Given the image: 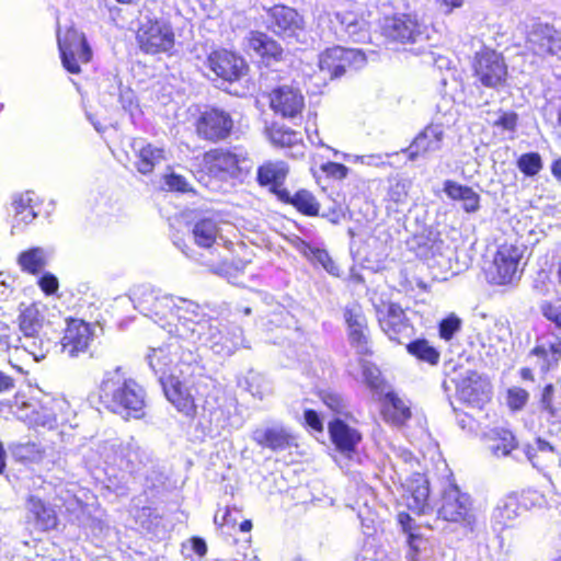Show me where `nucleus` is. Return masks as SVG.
Listing matches in <instances>:
<instances>
[{"mask_svg":"<svg viewBox=\"0 0 561 561\" xmlns=\"http://www.w3.org/2000/svg\"><path fill=\"white\" fill-rule=\"evenodd\" d=\"M147 360L158 377L167 399L180 412L191 415L195 405L190 389L205 371L196 354L191 350H184L178 340H172L151 348Z\"/></svg>","mask_w":561,"mask_h":561,"instance_id":"obj_1","label":"nucleus"},{"mask_svg":"<svg viewBox=\"0 0 561 561\" xmlns=\"http://www.w3.org/2000/svg\"><path fill=\"white\" fill-rule=\"evenodd\" d=\"M181 310L178 337L207 346L220 356H230L240 346L250 347L240 327L228 329L217 319L207 318L197 304H185Z\"/></svg>","mask_w":561,"mask_h":561,"instance_id":"obj_2","label":"nucleus"},{"mask_svg":"<svg viewBox=\"0 0 561 561\" xmlns=\"http://www.w3.org/2000/svg\"><path fill=\"white\" fill-rule=\"evenodd\" d=\"M99 397L107 410L124 419L144 415L145 391L135 380L126 378L119 367L105 373Z\"/></svg>","mask_w":561,"mask_h":561,"instance_id":"obj_3","label":"nucleus"},{"mask_svg":"<svg viewBox=\"0 0 561 561\" xmlns=\"http://www.w3.org/2000/svg\"><path fill=\"white\" fill-rule=\"evenodd\" d=\"M134 306L140 313L151 318L154 322L167 321L161 324L170 333L178 336V328L181 323L180 316L182 307L185 304H195L194 301L174 297L172 295H159L149 288H142L134 293Z\"/></svg>","mask_w":561,"mask_h":561,"instance_id":"obj_4","label":"nucleus"},{"mask_svg":"<svg viewBox=\"0 0 561 561\" xmlns=\"http://www.w3.org/2000/svg\"><path fill=\"white\" fill-rule=\"evenodd\" d=\"M381 35L391 43L417 45L411 48L416 55L427 48L430 39L426 25L420 23L414 15L397 13L385 16L380 22Z\"/></svg>","mask_w":561,"mask_h":561,"instance_id":"obj_5","label":"nucleus"},{"mask_svg":"<svg viewBox=\"0 0 561 561\" xmlns=\"http://www.w3.org/2000/svg\"><path fill=\"white\" fill-rule=\"evenodd\" d=\"M204 160L208 171L221 180L242 178L251 168L247 151L239 147L209 150Z\"/></svg>","mask_w":561,"mask_h":561,"instance_id":"obj_6","label":"nucleus"},{"mask_svg":"<svg viewBox=\"0 0 561 561\" xmlns=\"http://www.w3.org/2000/svg\"><path fill=\"white\" fill-rule=\"evenodd\" d=\"M44 318L34 304L24 307L19 316V328L23 336L19 339L21 347L33 356L34 360L44 359L51 347L50 340L39 336Z\"/></svg>","mask_w":561,"mask_h":561,"instance_id":"obj_7","label":"nucleus"},{"mask_svg":"<svg viewBox=\"0 0 561 561\" xmlns=\"http://www.w3.org/2000/svg\"><path fill=\"white\" fill-rule=\"evenodd\" d=\"M102 455L106 465L117 467L129 476L140 472L150 461L149 454L133 437L104 446Z\"/></svg>","mask_w":561,"mask_h":561,"instance_id":"obj_8","label":"nucleus"},{"mask_svg":"<svg viewBox=\"0 0 561 561\" xmlns=\"http://www.w3.org/2000/svg\"><path fill=\"white\" fill-rule=\"evenodd\" d=\"M437 515L444 520L461 523L470 530L474 529L476 516L471 511L470 496L462 493L455 483H449L444 489Z\"/></svg>","mask_w":561,"mask_h":561,"instance_id":"obj_9","label":"nucleus"},{"mask_svg":"<svg viewBox=\"0 0 561 561\" xmlns=\"http://www.w3.org/2000/svg\"><path fill=\"white\" fill-rule=\"evenodd\" d=\"M140 48L148 54L169 51L174 46V33L170 22L163 18L146 16L138 28Z\"/></svg>","mask_w":561,"mask_h":561,"instance_id":"obj_10","label":"nucleus"},{"mask_svg":"<svg viewBox=\"0 0 561 561\" xmlns=\"http://www.w3.org/2000/svg\"><path fill=\"white\" fill-rule=\"evenodd\" d=\"M58 48L62 66L70 73L80 72V64H88L92 58V50L83 33L73 27L64 35L57 34Z\"/></svg>","mask_w":561,"mask_h":561,"instance_id":"obj_11","label":"nucleus"},{"mask_svg":"<svg viewBox=\"0 0 561 561\" xmlns=\"http://www.w3.org/2000/svg\"><path fill=\"white\" fill-rule=\"evenodd\" d=\"M474 76L485 88L499 89L506 82L507 66L501 54L483 49L476 54Z\"/></svg>","mask_w":561,"mask_h":561,"instance_id":"obj_12","label":"nucleus"},{"mask_svg":"<svg viewBox=\"0 0 561 561\" xmlns=\"http://www.w3.org/2000/svg\"><path fill=\"white\" fill-rule=\"evenodd\" d=\"M398 480L403 489L402 497L410 511L417 515H426L433 511L430 499V481L423 473L414 472L410 477L402 479L396 471Z\"/></svg>","mask_w":561,"mask_h":561,"instance_id":"obj_13","label":"nucleus"},{"mask_svg":"<svg viewBox=\"0 0 561 561\" xmlns=\"http://www.w3.org/2000/svg\"><path fill=\"white\" fill-rule=\"evenodd\" d=\"M379 325L391 341L404 344L413 334L403 309L392 302L382 304L376 308Z\"/></svg>","mask_w":561,"mask_h":561,"instance_id":"obj_14","label":"nucleus"},{"mask_svg":"<svg viewBox=\"0 0 561 561\" xmlns=\"http://www.w3.org/2000/svg\"><path fill=\"white\" fill-rule=\"evenodd\" d=\"M233 127V121L224 110L211 107L205 110L198 117L196 130L199 137L210 141L226 139Z\"/></svg>","mask_w":561,"mask_h":561,"instance_id":"obj_15","label":"nucleus"},{"mask_svg":"<svg viewBox=\"0 0 561 561\" xmlns=\"http://www.w3.org/2000/svg\"><path fill=\"white\" fill-rule=\"evenodd\" d=\"M93 340V329L90 323L80 319H70L60 341L61 353L70 358L85 354Z\"/></svg>","mask_w":561,"mask_h":561,"instance_id":"obj_16","label":"nucleus"},{"mask_svg":"<svg viewBox=\"0 0 561 561\" xmlns=\"http://www.w3.org/2000/svg\"><path fill=\"white\" fill-rule=\"evenodd\" d=\"M522 251L512 244L501 245L493 260L492 279L499 285L511 284L520 276Z\"/></svg>","mask_w":561,"mask_h":561,"instance_id":"obj_17","label":"nucleus"},{"mask_svg":"<svg viewBox=\"0 0 561 561\" xmlns=\"http://www.w3.org/2000/svg\"><path fill=\"white\" fill-rule=\"evenodd\" d=\"M268 27L283 37H297L304 30L302 16L293 8L276 4L267 10Z\"/></svg>","mask_w":561,"mask_h":561,"instance_id":"obj_18","label":"nucleus"},{"mask_svg":"<svg viewBox=\"0 0 561 561\" xmlns=\"http://www.w3.org/2000/svg\"><path fill=\"white\" fill-rule=\"evenodd\" d=\"M457 394L460 400L481 408L491 398L490 382L474 370H468L458 379Z\"/></svg>","mask_w":561,"mask_h":561,"instance_id":"obj_19","label":"nucleus"},{"mask_svg":"<svg viewBox=\"0 0 561 561\" xmlns=\"http://www.w3.org/2000/svg\"><path fill=\"white\" fill-rule=\"evenodd\" d=\"M207 65L217 78L229 82L239 80L247 70L244 59L227 49L213 51L207 58Z\"/></svg>","mask_w":561,"mask_h":561,"instance_id":"obj_20","label":"nucleus"},{"mask_svg":"<svg viewBox=\"0 0 561 561\" xmlns=\"http://www.w3.org/2000/svg\"><path fill=\"white\" fill-rule=\"evenodd\" d=\"M271 107L276 114L285 118H295L305 107V99L298 89L282 85L273 90Z\"/></svg>","mask_w":561,"mask_h":561,"instance_id":"obj_21","label":"nucleus"},{"mask_svg":"<svg viewBox=\"0 0 561 561\" xmlns=\"http://www.w3.org/2000/svg\"><path fill=\"white\" fill-rule=\"evenodd\" d=\"M130 148L136 157L135 168L144 175L150 174L157 165L167 160L165 150L162 147L149 144L141 138L133 139Z\"/></svg>","mask_w":561,"mask_h":561,"instance_id":"obj_22","label":"nucleus"},{"mask_svg":"<svg viewBox=\"0 0 561 561\" xmlns=\"http://www.w3.org/2000/svg\"><path fill=\"white\" fill-rule=\"evenodd\" d=\"M194 243L203 249L209 250L214 254V247L221 237L219 216L215 213L197 218L192 228Z\"/></svg>","mask_w":561,"mask_h":561,"instance_id":"obj_23","label":"nucleus"},{"mask_svg":"<svg viewBox=\"0 0 561 561\" xmlns=\"http://www.w3.org/2000/svg\"><path fill=\"white\" fill-rule=\"evenodd\" d=\"M379 398L382 400V415L386 422L402 426L411 419L409 402L400 398L391 387L379 394Z\"/></svg>","mask_w":561,"mask_h":561,"instance_id":"obj_24","label":"nucleus"},{"mask_svg":"<svg viewBox=\"0 0 561 561\" xmlns=\"http://www.w3.org/2000/svg\"><path fill=\"white\" fill-rule=\"evenodd\" d=\"M289 173L288 164L284 161H266L257 168L256 181L261 186H270V192L279 199V192Z\"/></svg>","mask_w":561,"mask_h":561,"instance_id":"obj_25","label":"nucleus"},{"mask_svg":"<svg viewBox=\"0 0 561 561\" xmlns=\"http://www.w3.org/2000/svg\"><path fill=\"white\" fill-rule=\"evenodd\" d=\"M348 53L347 49L335 46L319 55L318 67L324 80H332L345 73L350 65Z\"/></svg>","mask_w":561,"mask_h":561,"instance_id":"obj_26","label":"nucleus"},{"mask_svg":"<svg viewBox=\"0 0 561 561\" xmlns=\"http://www.w3.org/2000/svg\"><path fill=\"white\" fill-rule=\"evenodd\" d=\"M252 439L263 448L279 451L294 445L295 437L286 427L275 425L266 428H256L252 433Z\"/></svg>","mask_w":561,"mask_h":561,"instance_id":"obj_27","label":"nucleus"},{"mask_svg":"<svg viewBox=\"0 0 561 561\" xmlns=\"http://www.w3.org/2000/svg\"><path fill=\"white\" fill-rule=\"evenodd\" d=\"M443 139V127L440 125H428L409 147V158L414 160L420 154L438 151L442 148Z\"/></svg>","mask_w":561,"mask_h":561,"instance_id":"obj_28","label":"nucleus"},{"mask_svg":"<svg viewBox=\"0 0 561 561\" xmlns=\"http://www.w3.org/2000/svg\"><path fill=\"white\" fill-rule=\"evenodd\" d=\"M11 207L13 211L12 233L22 231L37 216L33 192H25L15 196Z\"/></svg>","mask_w":561,"mask_h":561,"instance_id":"obj_29","label":"nucleus"},{"mask_svg":"<svg viewBox=\"0 0 561 561\" xmlns=\"http://www.w3.org/2000/svg\"><path fill=\"white\" fill-rule=\"evenodd\" d=\"M444 192L453 201L462 203V209L472 214L480 209V195L470 186L462 185L453 180L444 182Z\"/></svg>","mask_w":561,"mask_h":561,"instance_id":"obj_30","label":"nucleus"},{"mask_svg":"<svg viewBox=\"0 0 561 561\" xmlns=\"http://www.w3.org/2000/svg\"><path fill=\"white\" fill-rule=\"evenodd\" d=\"M531 354L539 358L540 369L548 371L551 366L557 365L561 358V337L556 335L550 337H541L537 341V345Z\"/></svg>","mask_w":561,"mask_h":561,"instance_id":"obj_31","label":"nucleus"},{"mask_svg":"<svg viewBox=\"0 0 561 561\" xmlns=\"http://www.w3.org/2000/svg\"><path fill=\"white\" fill-rule=\"evenodd\" d=\"M284 204L294 206L298 211L306 216H316L319 211V203L312 193L307 190H299L295 194L290 192H279V199Z\"/></svg>","mask_w":561,"mask_h":561,"instance_id":"obj_32","label":"nucleus"},{"mask_svg":"<svg viewBox=\"0 0 561 561\" xmlns=\"http://www.w3.org/2000/svg\"><path fill=\"white\" fill-rule=\"evenodd\" d=\"M27 508L41 530H49L56 527L57 516L54 508L44 503L41 499L30 496Z\"/></svg>","mask_w":561,"mask_h":561,"instance_id":"obj_33","label":"nucleus"},{"mask_svg":"<svg viewBox=\"0 0 561 561\" xmlns=\"http://www.w3.org/2000/svg\"><path fill=\"white\" fill-rule=\"evenodd\" d=\"M353 348H356V353L363 356L373 355L369 341V330L367 328L366 318L359 314L356 308L353 306Z\"/></svg>","mask_w":561,"mask_h":561,"instance_id":"obj_34","label":"nucleus"},{"mask_svg":"<svg viewBox=\"0 0 561 561\" xmlns=\"http://www.w3.org/2000/svg\"><path fill=\"white\" fill-rule=\"evenodd\" d=\"M249 47L262 58L279 59L283 49L279 44L262 32H251L249 37Z\"/></svg>","mask_w":561,"mask_h":561,"instance_id":"obj_35","label":"nucleus"},{"mask_svg":"<svg viewBox=\"0 0 561 561\" xmlns=\"http://www.w3.org/2000/svg\"><path fill=\"white\" fill-rule=\"evenodd\" d=\"M531 42L539 43L540 48L551 55L561 51V33L548 24H539L531 33Z\"/></svg>","mask_w":561,"mask_h":561,"instance_id":"obj_36","label":"nucleus"},{"mask_svg":"<svg viewBox=\"0 0 561 561\" xmlns=\"http://www.w3.org/2000/svg\"><path fill=\"white\" fill-rule=\"evenodd\" d=\"M359 366L364 382L375 394L379 396L391 387L381 375L379 367L369 359L360 358Z\"/></svg>","mask_w":561,"mask_h":561,"instance_id":"obj_37","label":"nucleus"},{"mask_svg":"<svg viewBox=\"0 0 561 561\" xmlns=\"http://www.w3.org/2000/svg\"><path fill=\"white\" fill-rule=\"evenodd\" d=\"M12 457L20 462H39L45 454L44 448L36 442H15L9 445Z\"/></svg>","mask_w":561,"mask_h":561,"instance_id":"obj_38","label":"nucleus"},{"mask_svg":"<svg viewBox=\"0 0 561 561\" xmlns=\"http://www.w3.org/2000/svg\"><path fill=\"white\" fill-rule=\"evenodd\" d=\"M18 419L26 423L31 427H44L51 430L57 426V416L46 407H42L37 403L36 410H32L31 414H26L22 411L18 412Z\"/></svg>","mask_w":561,"mask_h":561,"instance_id":"obj_39","label":"nucleus"},{"mask_svg":"<svg viewBox=\"0 0 561 561\" xmlns=\"http://www.w3.org/2000/svg\"><path fill=\"white\" fill-rule=\"evenodd\" d=\"M46 252L43 248H31L18 256V264L23 272L36 275L46 266Z\"/></svg>","mask_w":561,"mask_h":561,"instance_id":"obj_40","label":"nucleus"},{"mask_svg":"<svg viewBox=\"0 0 561 561\" xmlns=\"http://www.w3.org/2000/svg\"><path fill=\"white\" fill-rule=\"evenodd\" d=\"M329 433L332 443L335 445L337 451L345 458H351V430L340 419L329 423Z\"/></svg>","mask_w":561,"mask_h":561,"instance_id":"obj_41","label":"nucleus"},{"mask_svg":"<svg viewBox=\"0 0 561 561\" xmlns=\"http://www.w3.org/2000/svg\"><path fill=\"white\" fill-rule=\"evenodd\" d=\"M493 433L495 437L489 448L495 457L508 456L517 447L515 436L511 431L497 428Z\"/></svg>","mask_w":561,"mask_h":561,"instance_id":"obj_42","label":"nucleus"},{"mask_svg":"<svg viewBox=\"0 0 561 561\" xmlns=\"http://www.w3.org/2000/svg\"><path fill=\"white\" fill-rule=\"evenodd\" d=\"M408 204V185L403 181H396L390 184L387 194V209L401 213Z\"/></svg>","mask_w":561,"mask_h":561,"instance_id":"obj_43","label":"nucleus"},{"mask_svg":"<svg viewBox=\"0 0 561 561\" xmlns=\"http://www.w3.org/2000/svg\"><path fill=\"white\" fill-rule=\"evenodd\" d=\"M524 454L534 468L540 469L541 461L539 454L553 455L556 454V448L546 439L538 437L531 444L525 445Z\"/></svg>","mask_w":561,"mask_h":561,"instance_id":"obj_44","label":"nucleus"},{"mask_svg":"<svg viewBox=\"0 0 561 561\" xmlns=\"http://www.w3.org/2000/svg\"><path fill=\"white\" fill-rule=\"evenodd\" d=\"M270 140L279 147H290L299 141L298 134L283 125L273 124L267 129Z\"/></svg>","mask_w":561,"mask_h":561,"instance_id":"obj_45","label":"nucleus"},{"mask_svg":"<svg viewBox=\"0 0 561 561\" xmlns=\"http://www.w3.org/2000/svg\"><path fill=\"white\" fill-rule=\"evenodd\" d=\"M410 354L428 364H437L439 353L426 340H415L407 345Z\"/></svg>","mask_w":561,"mask_h":561,"instance_id":"obj_46","label":"nucleus"},{"mask_svg":"<svg viewBox=\"0 0 561 561\" xmlns=\"http://www.w3.org/2000/svg\"><path fill=\"white\" fill-rule=\"evenodd\" d=\"M517 168L526 176H535L542 169V160L538 152L523 153L517 160Z\"/></svg>","mask_w":561,"mask_h":561,"instance_id":"obj_47","label":"nucleus"},{"mask_svg":"<svg viewBox=\"0 0 561 561\" xmlns=\"http://www.w3.org/2000/svg\"><path fill=\"white\" fill-rule=\"evenodd\" d=\"M245 382L251 394L260 400L271 392L268 382L257 373L249 371Z\"/></svg>","mask_w":561,"mask_h":561,"instance_id":"obj_48","label":"nucleus"},{"mask_svg":"<svg viewBox=\"0 0 561 561\" xmlns=\"http://www.w3.org/2000/svg\"><path fill=\"white\" fill-rule=\"evenodd\" d=\"M518 516V504L515 499H510L499 506L494 513V517L503 526H508V523Z\"/></svg>","mask_w":561,"mask_h":561,"instance_id":"obj_49","label":"nucleus"},{"mask_svg":"<svg viewBox=\"0 0 561 561\" xmlns=\"http://www.w3.org/2000/svg\"><path fill=\"white\" fill-rule=\"evenodd\" d=\"M542 316L554 325L553 335L561 337V305L543 302L540 306Z\"/></svg>","mask_w":561,"mask_h":561,"instance_id":"obj_50","label":"nucleus"},{"mask_svg":"<svg viewBox=\"0 0 561 561\" xmlns=\"http://www.w3.org/2000/svg\"><path fill=\"white\" fill-rule=\"evenodd\" d=\"M461 329V320L456 314H450L439 322V336L445 341L451 340Z\"/></svg>","mask_w":561,"mask_h":561,"instance_id":"obj_51","label":"nucleus"},{"mask_svg":"<svg viewBox=\"0 0 561 561\" xmlns=\"http://www.w3.org/2000/svg\"><path fill=\"white\" fill-rule=\"evenodd\" d=\"M518 115L512 111H499L491 122L494 127L507 131H515L517 127Z\"/></svg>","mask_w":561,"mask_h":561,"instance_id":"obj_52","label":"nucleus"},{"mask_svg":"<svg viewBox=\"0 0 561 561\" xmlns=\"http://www.w3.org/2000/svg\"><path fill=\"white\" fill-rule=\"evenodd\" d=\"M165 184L171 191L186 193L192 190L187 180L184 176L176 173H171L167 175Z\"/></svg>","mask_w":561,"mask_h":561,"instance_id":"obj_53","label":"nucleus"},{"mask_svg":"<svg viewBox=\"0 0 561 561\" xmlns=\"http://www.w3.org/2000/svg\"><path fill=\"white\" fill-rule=\"evenodd\" d=\"M321 170L330 178L341 180L346 178L348 169L337 162H327L321 165Z\"/></svg>","mask_w":561,"mask_h":561,"instance_id":"obj_54","label":"nucleus"},{"mask_svg":"<svg viewBox=\"0 0 561 561\" xmlns=\"http://www.w3.org/2000/svg\"><path fill=\"white\" fill-rule=\"evenodd\" d=\"M541 417L557 430H561V413L559 407L549 408L540 411Z\"/></svg>","mask_w":561,"mask_h":561,"instance_id":"obj_55","label":"nucleus"},{"mask_svg":"<svg viewBox=\"0 0 561 561\" xmlns=\"http://www.w3.org/2000/svg\"><path fill=\"white\" fill-rule=\"evenodd\" d=\"M38 285L45 294L51 295L58 289V279L55 275L45 273L38 279Z\"/></svg>","mask_w":561,"mask_h":561,"instance_id":"obj_56","label":"nucleus"},{"mask_svg":"<svg viewBox=\"0 0 561 561\" xmlns=\"http://www.w3.org/2000/svg\"><path fill=\"white\" fill-rule=\"evenodd\" d=\"M304 417H305L306 424L310 428H312L316 432L323 431V423H322V420H321L320 415L318 414V412H316L312 409H307V410H305Z\"/></svg>","mask_w":561,"mask_h":561,"instance_id":"obj_57","label":"nucleus"},{"mask_svg":"<svg viewBox=\"0 0 561 561\" xmlns=\"http://www.w3.org/2000/svg\"><path fill=\"white\" fill-rule=\"evenodd\" d=\"M553 393L554 387L551 383L546 385L545 388L542 389L539 401L540 411L556 407V404L553 403Z\"/></svg>","mask_w":561,"mask_h":561,"instance_id":"obj_58","label":"nucleus"},{"mask_svg":"<svg viewBox=\"0 0 561 561\" xmlns=\"http://www.w3.org/2000/svg\"><path fill=\"white\" fill-rule=\"evenodd\" d=\"M324 404L336 413H342L343 400L336 393H325L322 398Z\"/></svg>","mask_w":561,"mask_h":561,"instance_id":"obj_59","label":"nucleus"},{"mask_svg":"<svg viewBox=\"0 0 561 561\" xmlns=\"http://www.w3.org/2000/svg\"><path fill=\"white\" fill-rule=\"evenodd\" d=\"M36 402H28L15 398L14 403L11 405V412L18 417V412L22 411L26 414H31L32 410H36Z\"/></svg>","mask_w":561,"mask_h":561,"instance_id":"obj_60","label":"nucleus"},{"mask_svg":"<svg viewBox=\"0 0 561 561\" xmlns=\"http://www.w3.org/2000/svg\"><path fill=\"white\" fill-rule=\"evenodd\" d=\"M119 102L125 111H130L135 104V93L126 88L119 90Z\"/></svg>","mask_w":561,"mask_h":561,"instance_id":"obj_61","label":"nucleus"},{"mask_svg":"<svg viewBox=\"0 0 561 561\" xmlns=\"http://www.w3.org/2000/svg\"><path fill=\"white\" fill-rule=\"evenodd\" d=\"M360 162L362 164L368 165H380L383 163L381 156L369 154V156H353V163Z\"/></svg>","mask_w":561,"mask_h":561,"instance_id":"obj_62","label":"nucleus"},{"mask_svg":"<svg viewBox=\"0 0 561 561\" xmlns=\"http://www.w3.org/2000/svg\"><path fill=\"white\" fill-rule=\"evenodd\" d=\"M191 545L194 552L203 558L207 553V543L202 537L194 536L191 538Z\"/></svg>","mask_w":561,"mask_h":561,"instance_id":"obj_63","label":"nucleus"},{"mask_svg":"<svg viewBox=\"0 0 561 561\" xmlns=\"http://www.w3.org/2000/svg\"><path fill=\"white\" fill-rule=\"evenodd\" d=\"M398 523L400 524L404 534L409 535V533H413L412 531L413 519L408 513H405V512L399 513L398 514Z\"/></svg>","mask_w":561,"mask_h":561,"instance_id":"obj_64","label":"nucleus"}]
</instances>
